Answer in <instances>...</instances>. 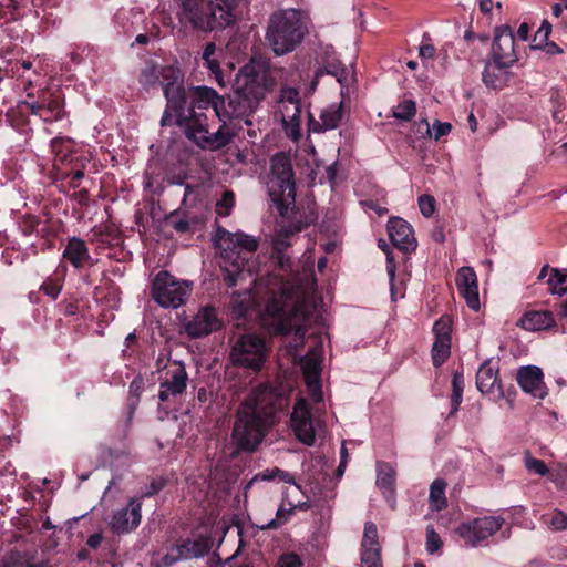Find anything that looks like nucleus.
Listing matches in <instances>:
<instances>
[{
    "label": "nucleus",
    "instance_id": "33",
    "mask_svg": "<svg viewBox=\"0 0 567 567\" xmlns=\"http://www.w3.org/2000/svg\"><path fill=\"white\" fill-rule=\"evenodd\" d=\"M179 546L181 550L184 553V557L187 559L202 557L209 549L207 542L204 539L187 540L179 544Z\"/></svg>",
    "mask_w": 567,
    "mask_h": 567
},
{
    "label": "nucleus",
    "instance_id": "45",
    "mask_svg": "<svg viewBox=\"0 0 567 567\" xmlns=\"http://www.w3.org/2000/svg\"><path fill=\"white\" fill-rule=\"evenodd\" d=\"M187 559L184 557V553L181 550V546H174L168 554H166L162 559L163 567H169L178 560Z\"/></svg>",
    "mask_w": 567,
    "mask_h": 567
},
{
    "label": "nucleus",
    "instance_id": "2",
    "mask_svg": "<svg viewBox=\"0 0 567 567\" xmlns=\"http://www.w3.org/2000/svg\"><path fill=\"white\" fill-rule=\"evenodd\" d=\"M289 398L284 389L261 384L239 404L231 431V443L239 452H255L287 409Z\"/></svg>",
    "mask_w": 567,
    "mask_h": 567
},
{
    "label": "nucleus",
    "instance_id": "52",
    "mask_svg": "<svg viewBox=\"0 0 567 567\" xmlns=\"http://www.w3.org/2000/svg\"><path fill=\"white\" fill-rule=\"evenodd\" d=\"M435 48L431 43H423L420 45L419 54L423 59H432L434 56Z\"/></svg>",
    "mask_w": 567,
    "mask_h": 567
},
{
    "label": "nucleus",
    "instance_id": "24",
    "mask_svg": "<svg viewBox=\"0 0 567 567\" xmlns=\"http://www.w3.org/2000/svg\"><path fill=\"white\" fill-rule=\"evenodd\" d=\"M200 60L203 66L208 71L210 78H213L220 87L226 86L224 72L220 68V53L214 42L205 44Z\"/></svg>",
    "mask_w": 567,
    "mask_h": 567
},
{
    "label": "nucleus",
    "instance_id": "37",
    "mask_svg": "<svg viewBox=\"0 0 567 567\" xmlns=\"http://www.w3.org/2000/svg\"><path fill=\"white\" fill-rule=\"evenodd\" d=\"M423 123L426 127V134L435 141H439L441 137L450 134L452 130V125L447 122L434 121L432 127L426 120H423Z\"/></svg>",
    "mask_w": 567,
    "mask_h": 567
},
{
    "label": "nucleus",
    "instance_id": "15",
    "mask_svg": "<svg viewBox=\"0 0 567 567\" xmlns=\"http://www.w3.org/2000/svg\"><path fill=\"white\" fill-rule=\"evenodd\" d=\"M492 59L499 66H512L517 62L515 38L511 27L502 25L495 29Z\"/></svg>",
    "mask_w": 567,
    "mask_h": 567
},
{
    "label": "nucleus",
    "instance_id": "10",
    "mask_svg": "<svg viewBox=\"0 0 567 567\" xmlns=\"http://www.w3.org/2000/svg\"><path fill=\"white\" fill-rule=\"evenodd\" d=\"M192 291V281L178 279L168 271L162 270L153 279L151 296L158 306L177 309L186 303Z\"/></svg>",
    "mask_w": 567,
    "mask_h": 567
},
{
    "label": "nucleus",
    "instance_id": "64",
    "mask_svg": "<svg viewBox=\"0 0 567 567\" xmlns=\"http://www.w3.org/2000/svg\"><path fill=\"white\" fill-rule=\"evenodd\" d=\"M561 109L563 107H554L553 110V118L558 123H560L564 118V116L561 115Z\"/></svg>",
    "mask_w": 567,
    "mask_h": 567
},
{
    "label": "nucleus",
    "instance_id": "32",
    "mask_svg": "<svg viewBox=\"0 0 567 567\" xmlns=\"http://www.w3.org/2000/svg\"><path fill=\"white\" fill-rule=\"evenodd\" d=\"M305 504L298 502L297 504H292L289 502V507L287 508L285 505H280L277 509L276 517L270 519L266 525L261 526L262 529L278 528L286 524L290 516L295 513L297 508H301Z\"/></svg>",
    "mask_w": 567,
    "mask_h": 567
},
{
    "label": "nucleus",
    "instance_id": "30",
    "mask_svg": "<svg viewBox=\"0 0 567 567\" xmlns=\"http://www.w3.org/2000/svg\"><path fill=\"white\" fill-rule=\"evenodd\" d=\"M377 485L380 487L383 495L388 499L393 498L395 486V472L389 464L382 463L379 465Z\"/></svg>",
    "mask_w": 567,
    "mask_h": 567
},
{
    "label": "nucleus",
    "instance_id": "41",
    "mask_svg": "<svg viewBox=\"0 0 567 567\" xmlns=\"http://www.w3.org/2000/svg\"><path fill=\"white\" fill-rule=\"evenodd\" d=\"M235 197L231 190L224 192L221 198L216 204V213L219 216H228L234 207Z\"/></svg>",
    "mask_w": 567,
    "mask_h": 567
},
{
    "label": "nucleus",
    "instance_id": "11",
    "mask_svg": "<svg viewBox=\"0 0 567 567\" xmlns=\"http://www.w3.org/2000/svg\"><path fill=\"white\" fill-rule=\"evenodd\" d=\"M268 348L262 338L248 333L241 336L233 346L230 361L235 365L258 372L264 367Z\"/></svg>",
    "mask_w": 567,
    "mask_h": 567
},
{
    "label": "nucleus",
    "instance_id": "5",
    "mask_svg": "<svg viewBox=\"0 0 567 567\" xmlns=\"http://www.w3.org/2000/svg\"><path fill=\"white\" fill-rule=\"evenodd\" d=\"M215 243L218 248L225 251L221 266L225 281L229 287L236 286L245 271H251L247 265V256L257 250L258 241L255 237L244 233H230L224 228H218Z\"/></svg>",
    "mask_w": 567,
    "mask_h": 567
},
{
    "label": "nucleus",
    "instance_id": "56",
    "mask_svg": "<svg viewBox=\"0 0 567 567\" xmlns=\"http://www.w3.org/2000/svg\"><path fill=\"white\" fill-rule=\"evenodd\" d=\"M84 177V173L82 169H76L70 174V184L73 188L80 186V181Z\"/></svg>",
    "mask_w": 567,
    "mask_h": 567
},
{
    "label": "nucleus",
    "instance_id": "22",
    "mask_svg": "<svg viewBox=\"0 0 567 567\" xmlns=\"http://www.w3.org/2000/svg\"><path fill=\"white\" fill-rule=\"evenodd\" d=\"M388 234L392 244L401 250L413 251L416 248V239L412 226L400 217L389 219Z\"/></svg>",
    "mask_w": 567,
    "mask_h": 567
},
{
    "label": "nucleus",
    "instance_id": "39",
    "mask_svg": "<svg viewBox=\"0 0 567 567\" xmlns=\"http://www.w3.org/2000/svg\"><path fill=\"white\" fill-rule=\"evenodd\" d=\"M452 319L449 316H442L435 321L433 332L436 339H451Z\"/></svg>",
    "mask_w": 567,
    "mask_h": 567
},
{
    "label": "nucleus",
    "instance_id": "51",
    "mask_svg": "<svg viewBox=\"0 0 567 567\" xmlns=\"http://www.w3.org/2000/svg\"><path fill=\"white\" fill-rule=\"evenodd\" d=\"M0 567H23V563L18 555H11L0 563Z\"/></svg>",
    "mask_w": 567,
    "mask_h": 567
},
{
    "label": "nucleus",
    "instance_id": "50",
    "mask_svg": "<svg viewBox=\"0 0 567 567\" xmlns=\"http://www.w3.org/2000/svg\"><path fill=\"white\" fill-rule=\"evenodd\" d=\"M551 526L555 529H567V516L563 512H556L551 518Z\"/></svg>",
    "mask_w": 567,
    "mask_h": 567
},
{
    "label": "nucleus",
    "instance_id": "62",
    "mask_svg": "<svg viewBox=\"0 0 567 567\" xmlns=\"http://www.w3.org/2000/svg\"><path fill=\"white\" fill-rule=\"evenodd\" d=\"M480 2V10L484 13V14H487L492 11V8H493V2L492 0H478Z\"/></svg>",
    "mask_w": 567,
    "mask_h": 567
},
{
    "label": "nucleus",
    "instance_id": "58",
    "mask_svg": "<svg viewBox=\"0 0 567 567\" xmlns=\"http://www.w3.org/2000/svg\"><path fill=\"white\" fill-rule=\"evenodd\" d=\"M143 388V381L141 379H134L130 384V393L138 398Z\"/></svg>",
    "mask_w": 567,
    "mask_h": 567
},
{
    "label": "nucleus",
    "instance_id": "18",
    "mask_svg": "<svg viewBox=\"0 0 567 567\" xmlns=\"http://www.w3.org/2000/svg\"><path fill=\"white\" fill-rule=\"evenodd\" d=\"M360 567H383L378 528L372 522H367L364 524L361 542Z\"/></svg>",
    "mask_w": 567,
    "mask_h": 567
},
{
    "label": "nucleus",
    "instance_id": "3",
    "mask_svg": "<svg viewBox=\"0 0 567 567\" xmlns=\"http://www.w3.org/2000/svg\"><path fill=\"white\" fill-rule=\"evenodd\" d=\"M309 32V17L299 9L279 10L271 14L266 40L276 55L292 52Z\"/></svg>",
    "mask_w": 567,
    "mask_h": 567
},
{
    "label": "nucleus",
    "instance_id": "61",
    "mask_svg": "<svg viewBox=\"0 0 567 567\" xmlns=\"http://www.w3.org/2000/svg\"><path fill=\"white\" fill-rule=\"evenodd\" d=\"M102 535L101 534H93L89 537L87 539V545L91 547V548H96L100 546V544L102 543Z\"/></svg>",
    "mask_w": 567,
    "mask_h": 567
},
{
    "label": "nucleus",
    "instance_id": "55",
    "mask_svg": "<svg viewBox=\"0 0 567 567\" xmlns=\"http://www.w3.org/2000/svg\"><path fill=\"white\" fill-rule=\"evenodd\" d=\"M172 226L175 230H177L179 233H185L189 228L188 221L184 218H178V219L172 220Z\"/></svg>",
    "mask_w": 567,
    "mask_h": 567
},
{
    "label": "nucleus",
    "instance_id": "53",
    "mask_svg": "<svg viewBox=\"0 0 567 567\" xmlns=\"http://www.w3.org/2000/svg\"><path fill=\"white\" fill-rule=\"evenodd\" d=\"M453 392H463L464 390V377L463 373L455 372L452 380Z\"/></svg>",
    "mask_w": 567,
    "mask_h": 567
},
{
    "label": "nucleus",
    "instance_id": "49",
    "mask_svg": "<svg viewBox=\"0 0 567 567\" xmlns=\"http://www.w3.org/2000/svg\"><path fill=\"white\" fill-rule=\"evenodd\" d=\"M278 567H302V561L296 554H286L280 557Z\"/></svg>",
    "mask_w": 567,
    "mask_h": 567
},
{
    "label": "nucleus",
    "instance_id": "9",
    "mask_svg": "<svg viewBox=\"0 0 567 567\" xmlns=\"http://www.w3.org/2000/svg\"><path fill=\"white\" fill-rule=\"evenodd\" d=\"M267 190L280 215L285 216L296 200L293 171L288 155L278 153L271 157Z\"/></svg>",
    "mask_w": 567,
    "mask_h": 567
},
{
    "label": "nucleus",
    "instance_id": "36",
    "mask_svg": "<svg viewBox=\"0 0 567 567\" xmlns=\"http://www.w3.org/2000/svg\"><path fill=\"white\" fill-rule=\"evenodd\" d=\"M415 113L416 106L414 101L404 100L395 106L393 111V116L398 120L408 122L414 117Z\"/></svg>",
    "mask_w": 567,
    "mask_h": 567
},
{
    "label": "nucleus",
    "instance_id": "42",
    "mask_svg": "<svg viewBox=\"0 0 567 567\" xmlns=\"http://www.w3.org/2000/svg\"><path fill=\"white\" fill-rule=\"evenodd\" d=\"M282 126L287 137L293 142H298L300 140V120H282Z\"/></svg>",
    "mask_w": 567,
    "mask_h": 567
},
{
    "label": "nucleus",
    "instance_id": "13",
    "mask_svg": "<svg viewBox=\"0 0 567 567\" xmlns=\"http://www.w3.org/2000/svg\"><path fill=\"white\" fill-rule=\"evenodd\" d=\"M291 429L301 443L311 446L316 440L317 427L320 426L318 419H313L308 401L305 398L297 400L290 417Z\"/></svg>",
    "mask_w": 567,
    "mask_h": 567
},
{
    "label": "nucleus",
    "instance_id": "6",
    "mask_svg": "<svg viewBox=\"0 0 567 567\" xmlns=\"http://www.w3.org/2000/svg\"><path fill=\"white\" fill-rule=\"evenodd\" d=\"M163 87L166 97V109L161 118V125L172 124L171 111H178L186 104L184 79L177 65L157 66L153 62L147 63L141 71L140 83L148 89L157 83Z\"/></svg>",
    "mask_w": 567,
    "mask_h": 567
},
{
    "label": "nucleus",
    "instance_id": "7",
    "mask_svg": "<svg viewBox=\"0 0 567 567\" xmlns=\"http://www.w3.org/2000/svg\"><path fill=\"white\" fill-rule=\"evenodd\" d=\"M212 109L215 116L226 118L228 115L225 113V99L219 95L214 89L207 86L194 87L190 96V106L185 110V104L178 111H171L172 123L175 122L184 133L195 127H202V124L207 122L205 111Z\"/></svg>",
    "mask_w": 567,
    "mask_h": 567
},
{
    "label": "nucleus",
    "instance_id": "63",
    "mask_svg": "<svg viewBox=\"0 0 567 567\" xmlns=\"http://www.w3.org/2000/svg\"><path fill=\"white\" fill-rule=\"evenodd\" d=\"M528 32H529L528 24H527V23H522V24L518 27L517 35H518L523 41H526V40H527V38H528Z\"/></svg>",
    "mask_w": 567,
    "mask_h": 567
},
{
    "label": "nucleus",
    "instance_id": "14",
    "mask_svg": "<svg viewBox=\"0 0 567 567\" xmlns=\"http://www.w3.org/2000/svg\"><path fill=\"white\" fill-rule=\"evenodd\" d=\"M187 380L188 375L183 363L174 361L166 365L159 383V401L167 402L171 398L183 394L187 388Z\"/></svg>",
    "mask_w": 567,
    "mask_h": 567
},
{
    "label": "nucleus",
    "instance_id": "25",
    "mask_svg": "<svg viewBox=\"0 0 567 567\" xmlns=\"http://www.w3.org/2000/svg\"><path fill=\"white\" fill-rule=\"evenodd\" d=\"M519 326L527 331L547 330L555 326V318L548 310L528 311L519 320Z\"/></svg>",
    "mask_w": 567,
    "mask_h": 567
},
{
    "label": "nucleus",
    "instance_id": "21",
    "mask_svg": "<svg viewBox=\"0 0 567 567\" xmlns=\"http://www.w3.org/2000/svg\"><path fill=\"white\" fill-rule=\"evenodd\" d=\"M220 321L217 318L216 310L212 307H204L186 324L185 330L192 338L207 336L218 330Z\"/></svg>",
    "mask_w": 567,
    "mask_h": 567
},
{
    "label": "nucleus",
    "instance_id": "46",
    "mask_svg": "<svg viewBox=\"0 0 567 567\" xmlns=\"http://www.w3.org/2000/svg\"><path fill=\"white\" fill-rule=\"evenodd\" d=\"M187 559L184 557V553L181 550V546H174L168 554H166L162 559L163 567H169L178 560Z\"/></svg>",
    "mask_w": 567,
    "mask_h": 567
},
{
    "label": "nucleus",
    "instance_id": "35",
    "mask_svg": "<svg viewBox=\"0 0 567 567\" xmlns=\"http://www.w3.org/2000/svg\"><path fill=\"white\" fill-rule=\"evenodd\" d=\"M451 353V339H436L432 347L433 364L440 367L443 364Z\"/></svg>",
    "mask_w": 567,
    "mask_h": 567
},
{
    "label": "nucleus",
    "instance_id": "60",
    "mask_svg": "<svg viewBox=\"0 0 567 567\" xmlns=\"http://www.w3.org/2000/svg\"><path fill=\"white\" fill-rule=\"evenodd\" d=\"M279 472V468L266 470L260 474V477L262 481H271L278 477Z\"/></svg>",
    "mask_w": 567,
    "mask_h": 567
},
{
    "label": "nucleus",
    "instance_id": "12",
    "mask_svg": "<svg viewBox=\"0 0 567 567\" xmlns=\"http://www.w3.org/2000/svg\"><path fill=\"white\" fill-rule=\"evenodd\" d=\"M502 517L484 516L471 522L462 523L456 533L470 547H476L496 534L503 526Z\"/></svg>",
    "mask_w": 567,
    "mask_h": 567
},
{
    "label": "nucleus",
    "instance_id": "48",
    "mask_svg": "<svg viewBox=\"0 0 567 567\" xmlns=\"http://www.w3.org/2000/svg\"><path fill=\"white\" fill-rule=\"evenodd\" d=\"M280 103H281V105L290 104V103L292 105L300 104L299 92L296 89H292V87L285 89L282 91V94H281Z\"/></svg>",
    "mask_w": 567,
    "mask_h": 567
},
{
    "label": "nucleus",
    "instance_id": "43",
    "mask_svg": "<svg viewBox=\"0 0 567 567\" xmlns=\"http://www.w3.org/2000/svg\"><path fill=\"white\" fill-rule=\"evenodd\" d=\"M442 546V540L439 534L434 530L432 526L426 528V550L430 554L436 553Z\"/></svg>",
    "mask_w": 567,
    "mask_h": 567
},
{
    "label": "nucleus",
    "instance_id": "47",
    "mask_svg": "<svg viewBox=\"0 0 567 567\" xmlns=\"http://www.w3.org/2000/svg\"><path fill=\"white\" fill-rule=\"evenodd\" d=\"M282 120H300L301 110L300 104L292 105L290 104H284L280 109Z\"/></svg>",
    "mask_w": 567,
    "mask_h": 567
},
{
    "label": "nucleus",
    "instance_id": "38",
    "mask_svg": "<svg viewBox=\"0 0 567 567\" xmlns=\"http://www.w3.org/2000/svg\"><path fill=\"white\" fill-rule=\"evenodd\" d=\"M524 464L528 472L538 474L540 476H545L549 472L545 462L533 457L530 452H528V451L524 455Z\"/></svg>",
    "mask_w": 567,
    "mask_h": 567
},
{
    "label": "nucleus",
    "instance_id": "59",
    "mask_svg": "<svg viewBox=\"0 0 567 567\" xmlns=\"http://www.w3.org/2000/svg\"><path fill=\"white\" fill-rule=\"evenodd\" d=\"M462 399H463V392H452L451 414H454L458 410V406L462 403Z\"/></svg>",
    "mask_w": 567,
    "mask_h": 567
},
{
    "label": "nucleus",
    "instance_id": "20",
    "mask_svg": "<svg viewBox=\"0 0 567 567\" xmlns=\"http://www.w3.org/2000/svg\"><path fill=\"white\" fill-rule=\"evenodd\" d=\"M301 368L309 395L315 402H321L322 391L320 384V355L313 351L307 353L301 362Z\"/></svg>",
    "mask_w": 567,
    "mask_h": 567
},
{
    "label": "nucleus",
    "instance_id": "29",
    "mask_svg": "<svg viewBox=\"0 0 567 567\" xmlns=\"http://www.w3.org/2000/svg\"><path fill=\"white\" fill-rule=\"evenodd\" d=\"M509 66H499L494 61L486 63L483 71V82L492 89H501L508 81L507 69Z\"/></svg>",
    "mask_w": 567,
    "mask_h": 567
},
{
    "label": "nucleus",
    "instance_id": "27",
    "mask_svg": "<svg viewBox=\"0 0 567 567\" xmlns=\"http://www.w3.org/2000/svg\"><path fill=\"white\" fill-rule=\"evenodd\" d=\"M476 386L480 392L486 394L494 392V389H501L497 369L491 362L483 363L476 374Z\"/></svg>",
    "mask_w": 567,
    "mask_h": 567
},
{
    "label": "nucleus",
    "instance_id": "44",
    "mask_svg": "<svg viewBox=\"0 0 567 567\" xmlns=\"http://www.w3.org/2000/svg\"><path fill=\"white\" fill-rule=\"evenodd\" d=\"M419 208L424 217H431L435 212V199L431 195H422L419 197Z\"/></svg>",
    "mask_w": 567,
    "mask_h": 567
},
{
    "label": "nucleus",
    "instance_id": "1",
    "mask_svg": "<svg viewBox=\"0 0 567 567\" xmlns=\"http://www.w3.org/2000/svg\"><path fill=\"white\" fill-rule=\"evenodd\" d=\"M300 230V227H282L272 239L278 274L269 282L270 298L261 316V326L270 334L295 331L299 340L303 338V323L311 311L313 280L310 268H303L302 277L295 272L285 251L290 246V236Z\"/></svg>",
    "mask_w": 567,
    "mask_h": 567
},
{
    "label": "nucleus",
    "instance_id": "28",
    "mask_svg": "<svg viewBox=\"0 0 567 567\" xmlns=\"http://www.w3.org/2000/svg\"><path fill=\"white\" fill-rule=\"evenodd\" d=\"M343 115L342 103L331 104L324 107L319 116V121L313 124V131L324 132L338 126Z\"/></svg>",
    "mask_w": 567,
    "mask_h": 567
},
{
    "label": "nucleus",
    "instance_id": "54",
    "mask_svg": "<svg viewBox=\"0 0 567 567\" xmlns=\"http://www.w3.org/2000/svg\"><path fill=\"white\" fill-rule=\"evenodd\" d=\"M550 102L554 107H564L565 99L558 90H553L550 94Z\"/></svg>",
    "mask_w": 567,
    "mask_h": 567
},
{
    "label": "nucleus",
    "instance_id": "16",
    "mask_svg": "<svg viewBox=\"0 0 567 567\" xmlns=\"http://www.w3.org/2000/svg\"><path fill=\"white\" fill-rule=\"evenodd\" d=\"M142 501L141 498H131L125 508H121L113 513L109 526L115 534H128L136 529L142 519Z\"/></svg>",
    "mask_w": 567,
    "mask_h": 567
},
{
    "label": "nucleus",
    "instance_id": "26",
    "mask_svg": "<svg viewBox=\"0 0 567 567\" xmlns=\"http://www.w3.org/2000/svg\"><path fill=\"white\" fill-rule=\"evenodd\" d=\"M63 258L73 267L78 269L82 268L90 259L89 248L85 241L78 237L70 238L64 248Z\"/></svg>",
    "mask_w": 567,
    "mask_h": 567
},
{
    "label": "nucleus",
    "instance_id": "40",
    "mask_svg": "<svg viewBox=\"0 0 567 567\" xmlns=\"http://www.w3.org/2000/svg\"><path fill=\"white\" fill-rule=\"evenodd\" d=\"M231 306L234 312L238 316H245L246 312L252 307L251 305V296L249 292H245L243 296L237 295L233 297Z\"/></svg>",
    "mask_w": 567,
    "mask_h": 567
},
{
    "label": "nucleus",
    "instance_id": "31",
    "mask_svg": "<svg viewBox=\"0 0 567 567\" xmlns=\"http://www.w3.org/2000/svg\"><path fill=\"white\" fill-rule=\"evenodd\" d=\"M445 487L446 483L441 478H437L432 482L430 486L429 496L430 506L432 511L439 512L446 507L447 501L445 497Z\"/></svg>",
    "mask_w": 567,
    "mask_h": 567
},
{
    "label": "nucleus",
    "instance_id": "57",
    "mask_svg": "<svg viewBox=\"0 0 567 567\" xmlns=\"http://www.w3.org/2000/svg\"><path fill=\"white\" fill-rule=\"evenodd\" d=\"M386 271H388L390 281L392 282L395 277V264H394V259L390 256V254H386Z\"/></svg>",
    "mask_w": 567,
    "mask_h": 567
},
{
    "label": "nucleus",
    "instance_id": "23",
    "mask_svg": "<svg viewBox=\"0 0 567 567\" xmlns=\"http://www.w3.org/2000/svg\"><path fill=\"white\" fill-rule=\"evenodd\" d=\"M516 379L522 390L533 398L542 400L547 395L540 368L535 365L522 367L517 372Z\"/></svg>",
    "mask_w": 567,
    "mask_h": 567
},
{
    "label": "nucleus",
    "instance_id": "19",
    "mask_svg": "<svg viewBox=\"0 0 567 567\" xmlns=\"http://www.w3.org/2000/svg\"><path fill=\"white\" fill-rule=\"evenodd\" d=\"M455 284L460 295L465 299L468 308L478 311L480 293L476 272L472 267H462L457 270Z\"/></svg>",
    "mask_w": 567,
    "mask_h": 567
},
{
    "label": "nucleus",
    "instance_id": "17",
    "mask_svg": "<svg viewBox=\"0 0 567 567\" xmlns=\"http://www.w3.org/2000/svg\"><path fill=\"white\" fill-rule=\"evenodd\" d=\"M228 122H221L220 126L215 133H209L208 122L202 124V127H195L185 133V135L203 148L218 150L227 145L233 133L227 126Z\"/></svg>",
    "mask_w": 567,
    "mask_h": 567
},
{
    "label": "nucleus",
    "instance_id": "34",
    "mask_svg": "<svg viewBox=\"0 0 567 567\" xmlns=\"http://www.w3.org/2000/svg\"><path fill=\"white\" fill-rule=\"evenodd\" d=\"M550 271L547 280L550 293L564 296L567 292V275L557 268H553Z\"/></svg>",
    "mask_w": 567,
    "mask_h": 567
},
{
    "label": "nucleus",
    "instance_id": "4",
    "mask_svg": "<svg viewBox=\"0 0 567 567\" xmlns=\"http://www.w3.org/2000/svg\"><path fill=\"white\" fill-rule=\"evenodd\" d=\"M235 92L228 104H225L226 118L220 122H231L251 115L265 97L267 86L264 75L251 64L243 66L236 75Z\"/></svg>",
    "mask_w": 567,
    "mask_h": 567
},
{
    "label": "nucleus",
    "instance_id": "8",
    "mask_svg": "<svg viewBox=\"0 0 567 567\" xmlns=\"http://www.w3.org/2000/svg\"><path fill=\"white\" fill-rule=\"evenodd\" d=\"M178 17L182 23L205 32L233 22L231 8L223 0H181Z\"/></svg>",
    "mask_w": 567,
    "mask_h": 567
}]
</instances>
